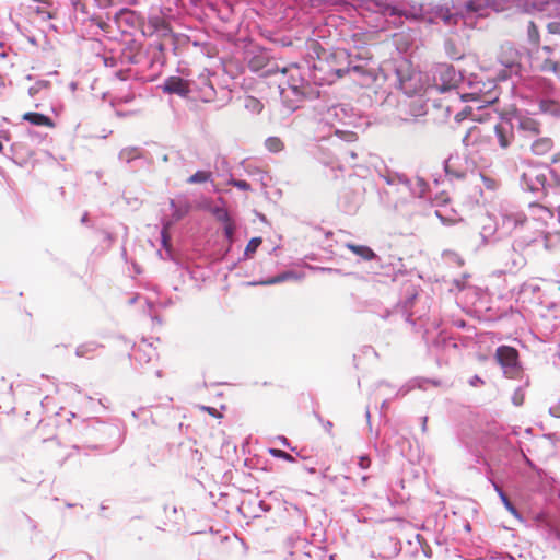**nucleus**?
<instances>
[{"label":"nucleus","instance_id":"obj_1","mask_svg":"<svg viewBox=\"0 0 560 560\" xmlns=\"http://www.w3.org/2000/svg\"><path fill=\"white\" fill-rule=\"evenodd\" d=\"M283 77L288 74L285 82H281V97L290 110H295L306 100H315L319 96V90L307 82L298 66L283 68L279 71Z\"/></svg>","mask_w":560,"mask_h":560},{"label":"nucleus","instance_id":"obj_2","mask_svg":"<svg viewBox=\"0 0 560 560\" xmlns=\"http://www.w3.org/2000/svg\"><path fill=\"white\" fill-rule=\"evenodd\" d=\"M350 60L346 51L319 57L313 65V79L318 84H331L349 71Z\"/></svg>","mask_w":560,"mask_h":560},{"label":"nucleus","instance_id":"obj_3","mask_svg":"<svg viewBox=\"0 0 560 560\" xmlns=\"http://www.w3.org/2000/svg\"><path fill=\"white\" fill-rule=\"evenodd\" d=\"M530 67L537 71L545 73L560 72V65L553 56L550 46H538L529 52Z\"/></svg>","mask_w":560,"mask_h":560},{"label":"nucleus","instance_id":"obj_4","mask_svg":"<svg viewBox=\"0 0 560 560\" xmlns=\"http://www.w3.org/2000/svg\"><path fill=\"white\" fill-rule=\"evenodd\" d=\"M547 223L545 221L538 220L534 215L527 218V223L523 224V228L520 230L518 241L525 245H529L533 242H536L540 237H545L547 234Z\"/></svg>","mask_w":560,"mask_h":560},{"label":"nucleus","instance_id":"obj_5","mask_svg":"<svg viewBox=\"0 0 560 560\" xmlns=\"http://www.w3.org/2000/svg\"><path fill=\"white\" fill-rule=\"evenodd\" d=\"M141 32L144 36L152 37L156 35L161 39L173 36L171 25L159 15L149 18L147 22H141Z\"/></svg>","mask_w":560,"mask_h":560},{"label":"nucleus","instance_id":"obj_6","mask_svg":"<svg viewBox=\"0 0 560 560\" xmlns=\"http://www.w3.org/2000/svg\"><path fill=\"white\" fill-rule=\"evenodd\" d=\"M491 140V130L485 129L479 126L470 127L463 138L465 147L476 148L478 150L485 149Z\"/></svg>","mask_w":560,"mask_h":560},{"label":"nucleus","instance_id":"obj_7","mask_svg":"<svg viewBox=\"0 0 560 560\" xmlns=\"http://www.w3.org/2000/svg\"><path fill=\"white\" fill-rule=\"evenodd\" d=\"M219 201L222 203V206L212 207L210 212L217 221L223 224L224 235L229 243H232L236 226L224 205L223 199L220 198Z\"/></svg>","mask_w":560,"mask_h":560},{"label":"nucleus","instance_id":"obj_8","mask_svg":"<svg viewBox=\"0 0 560 560\" xmlns=\"http://www.w3.org/2000/svg\"><path fill=\"white\" fill-rule=\"evenodd\" d=\"M434 82L438 89L442 92L453 89L456 85V73L454 67L446 63L440 65L436 68Z\"/></svg>","mask_w":560,"mask_h":560},{"label":"nucleus","instance_id":"obj_9","mask_svg":"<svg viewBox=\"0 0 560 560\" xmlns=\"http://www.w3.org/2000/svg\"><path fill=\"white\" fill-rule=\"evenodd\" d=\"M495 359L504 372L509 373L517 368L518 351L510 346H500L495 351Z\"/></svg>","mask_w":560,"mask_h":560},{"label":"nucleus","instance_id":"obj_10","mask_svg":"<svg viewBox=\"0 0 560 560\" xmlns=\"http://www.w3.org/2000/svg\"><path fill=\"white\" fill-rule=\"evenodd\" d=\"M527 223V217L520 212L505 213L502 218V228L518 240L520 230Z\"/></svg>","mask_w":560,"mask_h":560},{"label":"nucleus","instance_id":"obj_11","mask_svg":"<svg viewBox=\"0 0 560 560\" xmlns=\"http://www.w3.org/2000/svg\"><path fill=\"white\" fill-rule=\"evenodd\" d=\"M328 114H329V120H330L331 127L335 128V133L337 136L341 137L342 139H347L349 131L340 129L336 125L337 121L340 122L341 125H347L345 121L348 118L347 108L342 105H337V106L331 107L329 109Z\"/></svg>","mask_w":560,"mask_h":560},{"label":"nucleus","instance_id":"obj_12","mask_svg":"<svg viewBox=\"0 0 560 560\" xmlns=\"http://www.w3.org/2000/svg\"><path fill=\"white\" fill-rule=\"evenodd\" d=\"M163 90L170 94L187 96L190 92V84L180 77H170L165 80Z\"/></svg>","mask_w":560,"mask_h":560},{"label":"nucleus","instance_id":"obj_13","mask_svg":"<svg viewBox=\"0 0 560 560\" xmlns=\"http://www.w3.org/2000/svg\"><path fill=\"white\" fill-rule=\"evenodd\" d=\"M22 118L34 126H44L47 128L55 127V122L52 121V119L40 113L27 112L22 116Z\"/></svg>","mask_w":560,"mask_h":560},{"label":"nucleus","instance_id":"obj_14","mask_svg":"<svg viewBox=\"0 0 560 560\" xmlns=\"http://www.w3.org/2000/svg\"><path fill=\"white\" fill-rule=\"evenodd\" d=\"M518 129L528 136H537L540 132V124L533 117L522 116L518 120Z\"/></svg>","mask_w":560,"mask_h":560},{"label":"nucleus","instance_id":"obj_15","mask_svg":"<svg viewBox=\"0 0 560 560\" xmlns=\"http://www.w3.org/2000/svg\"><path fill=\"white\" fill-rule=\"evenodd\" d=\"M352 73L362 78V80L352 78V82L359 85L360 88H370L375 82L376 78L372 73H365L361 70L360 67H352Z\"/></svg>","mask_w":560,"mask_h":560},{"label":"nucleus","instance_id":"obj_16","mask_svg":"<svg viewBox=\"0 0 560 560\" xmlns=\"http://www.w3.org/2000/svg\"><path fill=\"white\" fill-rule=\"evenodd\" d=\"M434 16L447 26L456 25L458 22V15L452 13L448 8H439L435 11Z\"/></svg>","mask_w":560,"mask_h":560},{"label":"nucleus","instance_id":"obj_17","mask_svg":"<svg viewBox=\"0 0 560 560\" xmlns=\"http://www.w3.org/2000/svg\"><path fill=\"white\" fill-rule=\"evenodd\" d=\"M292 277H293V273L290 272V271H287V272H282L280 275H278V276H275L272 278H269L267 280L252 281V282H248L247 284L252 285V287H255V285H271V284H276V283H280V282L287 281V280L291 279Z\"/></svg>","mask_w":560,"mask_h":560},{"label":"nucleus","instance_id":"obj_18","mask_svg":"<svg viewBox=\"0 0 560 560\" xmlns=\"http://www.w3.org/2000/svg\"><path fill=\"white\" fill-rule=\"evenodd\" d=\"M552 140L550 138H540L532 144V151L535 154L542 155L552 149Z\"/></svg>","mask_w":560,"mask_h":560},{"label":"nucleus","instance_id":"obj_19","mask_svg":"<svg viewBox=\"0 0 560 560\" xmlns=\"http://www.w3.org/2000/svg\"><path fill=\"white\" fill-rule=\"evenodd\" d=\"M493 131L495 132L498 137L499 144L502 149H506L513 139V135L509 133L504 126L502 125H495Z\"/></svg>","mask_w":560,"mask_h":560},{"label":"nucleus","instance_id":"obj_20","mask_svg":"<svg viewBox=\"0 0 560 560\" xmlns=\"http://www.w3.org/2000/svg\"><path fill=\"white\" fill-rule=\"evenodd\" d=\"M539 109L542 113L558 116L560 115V103L553 100H541L539 102Z\"/></svg>","mask_w":560,"mask_h":560},{"label":"nucleus","instance_id":"obj_21","mask_svg":"<svg viewBox=\"0 0 560 560\" xmlns=\"http://www.w3.org/2000/svg\"><path fill=\"white\" fill-rule=\"evenodd\" d=\"M352 253L361 257L363 260L376 259V254L368 246L352 245Z\"/></svg>","mask_w":560,"mask_h":560},{"label":"nucleus","instance_id":"obj_22","mask_svg":"<svg viewBox=\"0 0 560 560\" xmlns=\"http://www.w3.org/2000/svg\"><path fill=\"white\" fill-rule=\"evenodd\" d=\"M212 178V173L210 171H197L190 177H188V184H203L209 182Z\"/></svg>","mask_w":560,"mask_h":560},{"label":"nucleus","instance_id":"obj_23","mask_svg":"<svg viewBox=\"0 0 560 560\" xmlns=\"http://www.w3.org/2000/svg\"><path fill=\"white\" fill-rule=\"evenodd\" d=\"M116 20L118 23L126 22L127 24H133L139 20V16L133 11L124 9L116 15Z\"/></svg>","mask_w":560,"mask_h":560},{"label":"nucleus","instance_id":"obj_24","mask_svg":"<svg viewBox=\"0 0 560 560\" xmlns=\"http://www.w3.org/2000/svg\"><path fill=\"white\" fill-rule=\"evenodd\" d=\"M266 148L273 153L280 152L283 150L284 144L282 140L278 137H270L265 141Z\"/></svg>","mask_w":560,"mask_h":560},{"label":"nucleus","instance_id":"obj_25","mask_svg":"<svg viewBox=\"0 0 560 560\" xmlns=\"http://www.w3.org/2000/svg\"><path fill=\"white\" fill-rule=\"evenodd\" d=\"M526 5L535 10L542 11L551 3H560V0H525Z\"/></svg>","mask_w":560,"mask_h":560},{"label":"nucleus","instance_id":"obj_26","mask_svg":"<svg viewBox=\"0 0 560 560\" xmlns=\"http://www.w3.org/2000/svg\"><path fill=\"white\" fill-rule=\"evenodd\" d=\"M467 12H481L487 8V3L485 0H469L465 4Z\"/></svg>","mask_w":560,"mask_h":560},{"label":"nucleus","instance_id":"obj_27","mask_svg":"<svg viewBox=\"0 0 560 560\" xmlns=\"http://www.w3.org/2000/svg\"><path fill=\"white\" fill-rule=\"evenodd\" d=\"M495 490L498 491L499 493V497L500 499L502 500L504 506L506 508V510L513 514V515H517V510L516 508L512 504V502L510 501V499L508 498V495L502 491V489L498 486H495Z\"/></svg>","mask_w":560,"mask_h":560},{"label":"nucleus","instance_id":"obj_28","mask_svg":"<svg viewBox=\"0 0 560 560\" xmlns=\"http://www.w3.org/2000/svg\"><path fill=\"white\" fill-rule=\"evenodd\" d=\"M528 38L536 47L539 46L540 36H539L538 28L534 22H529Z\"/></svg>","mask_w":560,"mask_h":560},{"label":"nucleus","instance_id":"obj_29","mask_svg":"<svg viewBox=\"0 0 560 560\" xmlns=\"http://www.w3.org/2000/svg\"><path fill=\"white\" fill-rule=\"evenodd\" d=\"M435 215L441 220V222L445 225H454L462 221V218L459 217H445L442 214L440 210L435 211Z\"/></svg>","mask_w":560,"mask_h":560},{"label":"nucleus","instance_id":"obj_30","mask_svg":"<svg viewBox=\"0 0 560 560\" xmlns=\"http://www.w3.org/2000/svg\"><path fill=\"white\" fill-rule=\"evenodd\" d=\"M262 240L260 237H253L249 240V242L246 245L245 254H253L257 250V248L260 246Z\"/></svg>","mask_w":560,"mask_h":560},{"label":"nucleus","instance_id":"obj_31","mask_svg":"<svg viewBox=\"0 0 560 560\" xmlns=\"http://www.w3.org/2000/svg\"><path fill=\"white\" fill-rule=\"evenodd\" d=\"M98 348V345L95 342L81 345L77 348V354L80 357L85 355L89 351H94Z\"/></svg>","mask_w":560,"mask_h":560},{"label":"nucleus","instance_id":"obj_32","mask_svg":"<svg viewBox=\"0 0 560 560\" xmlns=\"http://www.w3.org/2000/svg\"><path fill=\"white\" fill-rule=\"evenodd\" d=\"M471 115H472V108L470 106H467L463 110L458 112L455 115V120L460 122V121H463L464 119H466L467 117H469Z\"/></svg>","mask_w":560,"mask_h":560},{"label":"nucleus","instance_id":"obj_33","mask_svg":"<svg viewBox=\"0 0 560 560\" xmlns=\"http://www.w3.org/2000/svg\"><path fill=\"white\" fill-rule=\"evenodd\" d=\"M246 107L252 108L256 112H260L262 109L261 103L255 97H248L246 102Z\"/></svg>","mask_w":560,"mask_h":560},{"label":"nucleus","instance_id":"obj_34","mask_svg":"<svg viewBox=\"0 0 560 560\" xmlns=\"http://www.w3.org/2000/svg\"><path fill=\"white\" fill-rule=\"evenodd\" d=\"M230 184L242 190H249L250 185L246 180L243 179H231Z\"/></svg>","mask_w":560,"mask_h":560},{"label":"nucleus","instance_id":"obj_35","mask_svg":"<svg viewBox=\"0 0 560 560\" xmlns=\"http://www.w3.org/2000/svg\"><path fill=\"white\" fill-rule=\"evenodd\" d=\"M270 453H271L275 457L283 458V459H285V460H291V462L293 460V457H292L289 453H287V452H284V451H282V450L271 448V450H270Z\"/></svg>","mask_w":560,"mask_h":560},{"label":"nucleus","instance_id":"obj_36","mask_svg":"<svg viewBox=\"0 0 560 560\" xmlns=\"http://www.w3.org/2000/svg\"><path fill=\"white\" fill-rule=\"evenodd\" d=\"M92 21L95 25H97L100 28H102L104 32L109 33V24L103 21L101 18H93Z\"/></svg>","mask_w":560,"mask_h":560},{"label":"nucleus","instance_id":"obj_37","mask_svg":"<svg viewBox=\"0 0 560 560\" xmlns=\"http://www.w3.org/2000/svg\"><path fill=\"white\" fill-rule=\"evenodd\" d=\"M547 30L551 34H560V20L548 23Z\"/></svg>","mask_w":560,"mask_h":560},{"label":"nucleus","instance_id":"obj_38","mask_svg":"<svg viewBox=\"0 0 560 560\" xmlns=\"http://www.w3.org/2000/svg\"><path fill=\"white\" fill-rule=\"evenodd\" d=\"M161 234H162V243H163V246H164L165 248H168V246H170V235H168V232H167V228H166V226H165V228H163V230H162Z\"/></svg>","mask_w":560,"mask_h":560},{"label":"nucleus","instance_id":"obj_39","mask_svg":"<svg viewBox=\"0 0 560 560\" xmlns=\"http://www.w3.org/2000/svg\"><path fill=\"white\" fill-rule=\"evenodd\" d=\"M358 464H359V466H360L361 468L366 469V468H369V467H370V465H371V459H370V457H368V456H360V457H359V463H358Z\"/></svg>","mask_w":560,"mask_h":560},{"label":"nucleus","instance_id":"obj_40","mask_svg":"<svg viewBox=\"0 0 560 560\" xmlns=\"http://www.w3.org/2000/svg\"><path fill=\"white\" fill-rule=\"evenodd\" d=\"M550 412L552 416L560 418V402L553 407H550Z\"/></svg>","mask_w":560,"mask_h":560},{"label":"nucleus","instance_id":"obj_41","mask_svg":"<svg viewBox=\"0 0 560 560\" xmlns=\"http://www.w3.org/2000/svg\"><path fill=\"white\" fill-rule=\"evenodd\" d=\"M34 2H38V3H43V4H46L48 7H50L52 4L51 0H33Z\"/></svg>","mask_w":560,"mask_h":560},{"label":"nucleus","instance_id":"obj_42","mask_svg":"<svg viewBox=\"0 0 560 560\" xmlns=\"http://www.w3.org/2000/svg\"><path fill=\"white\" fill-rule=\"evenodd\" d=\"M156 49L161 52H164V49H165V46H164V43L163 42H160L158 45H156Z\"/></svg>","mask_w":560,"mask_h":560},{"label":"nucleus","instance_id":"obj_43","mask_svg":"<svg viewBox=\"0 0 560 560\" xmlns=\"http://www.w3.org/2000/svg\"><path fill=\"white\" fill-rule=\"evenodd\" d=\"M533 211H536V212H542V213H547V210L544 209L542 207H533Z\"/></svg>","mask_w":560,"mask_h":560},{"label":"nucleus","instance_id":"obj_44","mask_svg":"<svg viewBox=\"0 0 560 560\" xmlns=\"http://www.w3.org/2000/svg\"><path fill=\"white\" fill-rule=\"evenodd\" d=\"M105 65L106 66H113L114 65V60L113 59H110V60L105 59Z\"/></svg>","mask_w":560,"mask_h":560},{"label":"nucleus","instance_id":"obj_45","mask_svg":"<svg viewBox=\"0 0 560 560\" xmlns=\"http://www.w3.org/2000/svg\"><path fill=\"white\" fill-rule=\"evenodd\" d=\"M105 65L106 66H113L114 65V60L113 59H110V60L105 59Z\"/></svg>","mask_w":560,"mask_h":560},{"label":"nucleus","instance_id":"obj_46","mask_svg":"<svg viewBox=\"0 0 560 560\" xmlns=\"http://www.w3.org/2000/svg\"><path fill=\"white\" fill-rule=\"evenodd\" d=\"M522 400H523V398H521V399L520 398H514V402L516 405H522Z\"/></svg>","mask_w":560,"mask_h":560},{"label":"nucleus","instance_id":"obj_47","mask_svg":"<svg viewBox=\"0 0 560 560\" xmlns=\"http://www.w3.org/2000/svg\"><path fill=\"white\" fill-rule=\"evenodd\" d=\"M522 400H523V398H521V399L520 398H514V402L516 405H522Z\"/></svg>","mask_w":560,"mask_h":560},{"label":"nucleus","instance_id":"obj_48","mask_svg":"<svg viewBox=\"0 0 560 560\" xmlns=\"http://www.w3.org/2000/svg\"><path fill=\"white\" fill-rule=\"evenodd\" d=\"M208 410H209V413H213V411H215V408H212V410H211V407H208Z\"/></svg>","mask_w":560,"mask_h":560},{"label":"nucleus","instance_id":"obj_49","mask_svg":"<svg viewBox=\"0 0 560 560\" xmlns=\"http://www.w3.org/2000/svg\"><path fill=\"white\" fill-rule=\"evenodd\" d=\"M208 410H209V413H213V411H215V408H212V410H211V407H208Z\"/></svg>","mask_w":560,"mask_h":560},{"label":"nucleus","instance_id":"obj_50","mask_svg":"<svg viewBox=\"0 0 560 560\" xmlns=\"http://www.w3.org/2000/svg\"><path fill=\"white\" fill-rule=\"evenodd\" d=\"M208 410H209V413H213V411H215V408H212V410H211V407H208Z\"/></svg>","mask_w":560,"mask_h":560},{"label":"nucleus","instance_id":"obj_51","mask_svg":"<svg viewBox=\"0 0 560 560\" xmlns=\"http://www.w3.org/2000/svg\"><path fill=\"white\" fill-rule=\"evenodd\" d=\"M208 410H209V413H213V411H215V408H212V410H211V407H208Z\"/></svg>","mask_w":560,"mask_h":560},{"label":"nucleus","instance_id":"obj_52","mask_svg":"<svg viewBox=\"0 0 560 560\" xmlns=\"http://www.w3.org/2000/svg\"><path fill=\"white\" fill-rule=\"evenodd\" d=\"M361 480L362 482H365L368 480V476H362Z\"/></svg>","mask_w":560,"mask_h":560},{"label":"nucleus","instance_id":"obj_53","mask_svg":"<svg viewBox=\"0 0 560 560\" xmlns=\"http://www.w3.org/2000/svg\"><path fill=\"white\" fill-rule=\"evenodd\" d=\"M475 382H481L482 383V381L478 376L475 377Z\"/></svg>","mask_w":560,"mask_h":560},{"label":"nucleus","instance_id":"obj_54","mask_svg":"<svg viewBox=\"0 0 560 560\" xmlns=\"http://www.w3.org/2000/svg\"><path fill=\"white\" fill-rule=\"evenodd\" d=\"M427 421H428V418H424L423 429H425Z\"/></svg>","mask_w":560,"mask_h":560},{"label":"nucleus","instance_id":"obj_55","mask_svg":"<svg viewBox=\"0 0 560 560\" xmlns=\"http://www.w3.org/2000/svg\"><path fill=\"white\" fill-rule=\"evenodd\" d=\"M3 150V144L0 142V152Z\"/></svg>","mask_w":560,"mask_h":560}]
</instances>
